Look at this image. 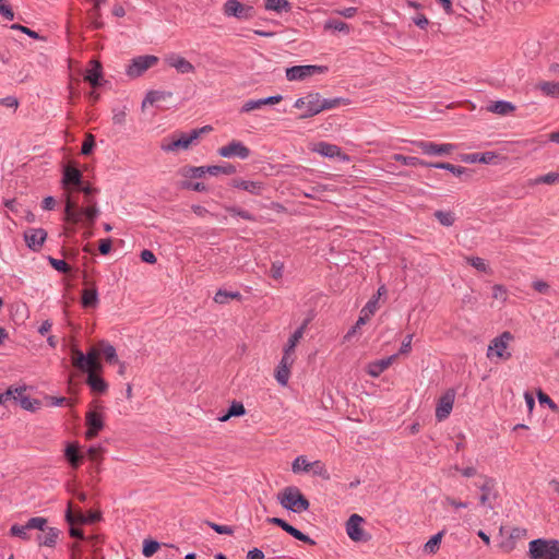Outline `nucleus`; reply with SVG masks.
Instances as JSON below:
<instances>
[{"mask_svg": "<svg viewBox=\"0 0 559 559\" xmlns=\"http://www.w3.org/2000/svg\"><path fill=\"white\" fill-rule=\"evenodd\" d=\"M350 104L348 98L335 97L323 98L318 92H310L302 97H299L294 103V108L304 109L300 119L311 118L319 115L324 110H331L340 106H347Z\"/></svg>", "mask_w": 559, "mask_h": 559, "instance_id": "1", "label": "nucleus"}, {"mask_svg": "<svg viewBox=\"0 0 559 559\" xmlns=\"http://www.w3.org/2000/svg\"><path fill=\"white\" fill-rule=\"evenodd\" d=\"M100 347L98 343L92 346L86 354H83L76 347L72 348V365L81 371H102L103 365L99 360Z\"/></svg>", "mask_w": 559, "mask_h": 559, "instance_id": "2", "label": "nucleus"}, {"mask_svg": "<svg viewBox=\"0 0 559 559\" xmlns=\"http://www.w3.org/2000/svg\"><path fill=\"white\" fill-rule=\"evenodd\" d=\"M280 504L292 512L301 513L309 509L308 499L301 493L300 489L295 486L284 488L278 495Z\"/></svg>", "mask_w": 559, "mask_h": 559, "instance_id": "3", "label": "nucleus"}, {"mask_svg": "<svg viewBox=\"0 0 559 559\" xmlns=\"http://www.w3.org/2000/svg\"><path fill=\"white\" fill-rule=\"evenodd\" d=\"M99 211L95 203L88 204L86 207L79 209L76 203L71 199L67 200L64 207V218L69 223L79 224L84 221L88 226H92L95 223Z\"/></svg>", "mask_w": 559, "mask_h": 559, "instance_id": "4", "label": "nucleus"}, {"mask_svg": "<svg viewBox=\"0 0 559 559\" xmlns=\"http://www.w3.org/2000/svg\"><path fill=\"white\" fill-rule=\"evenodd\" d=\"M532 559H559V540L537 538L530 542Z\"/></svg>", "mask_w": 559, "mask_h": 559, "instance_id": "5", "label": "nucleus"}, {"mask_svg": "<svg viewBox=\"0 0 559 559\" xmlns=\"http://www.w3.org/2000/svg\"><path fill=\"white\" fill-rule=\"evenodd\" d=\"M513 338L514 336L509 331H506L491 340L487 348V357L491 360L493 358H498L500 360L510 359L512 354L509 350V345Z\"/></svg>", "mask_w": 559, "mask_h": 559, "instance_id": "6", "label": "nucleus"}, {"mask_svg": "<svg viewBox=\"0 0 559 559\" xmlns=\"http://www.w3.org/2000/svg\"><path fill=\"white\" fill-rule=\"evenodd\" d=\"M329 68L326 66H317V64H306V66H294L287 68L285 71V76L288 81H305L310 76L317 74L326 73Z\"/></svg>", "mask_w": 559, "mask_h": 559, "instance_id": "7", "label": "nucleus"}, {"mask_svg": "<svg viewBox=\"0 0 559 559\" xmlns=\"http://www.w3.org/2000/svg\"><path fill=\"white\" fill-rule=\"evenodd\" d=\"M223 13L228 17L233 16L240 21H249L255 16V9L238 0H227L223 7Z\"/></svg>", "mask_w": 559, "mask_h": 559, "instance_id": "8", "label": "nucleus"}, {"mask_svg": "<svg viewBox=\"0 0 559 559\" xmlns=\"http://www.w3.org/2000/svg\"><path fill=\"white\" fill-rule=\"evenodd\" d=\"M499 533L501 538L499 542V548L506 554L511 552L516 547V540L526 536V530L521 527L507 530L501 526Z\"/></svg>", "mask_w": 559, "mask_h": 559, "instance_id": "9", "label": "nucleus"}, {"mask_svg": "<svg viewBox=\"0 0 559 559\" xmlns=\"http://www.w3.org/2000/svg\"><path fill=\"white\" fill-rule=\"evenodd\" d=\"M47 524V519L41 516L31 518L25 525L13 524L10 527V535L14 537H20L23 540H28L31 538L28 531L29 530H39L45 531Z\"/></svg>", "mask_w": 559, "mask_h": 559, "instance_id": "10", "label": "nucleus"}, {"mask_svg": "<svg viewBox=\"0 0 559 559\" xmlns=\"http://www.w3.org/2000/svg\"><path fill=\"white\" fill-rule=\"evenodd\" d=\"M158 58L153 55L139 56L131 60V63L127 68V75L130 78H139L146 70L158 63Z\"/></svg>", "mask_w": 559, "mask_h": 559, "instance_id": "11", "label": "nucleus"}, {"mask_svg": "<svg viewBox=\"0 0 559 559\" xmlns=\"http://www.w3.org/2000/svg\"><path fill=\"white\" fill-rule=\"evenodd\" d=\"M202 131L203 129H193L190 133H181L178 139L164 142L160 147L165 152H174L180 148L186 150L200 136Z\"/></svg>", "mask_w": 559, "mask_h": 559, "instance_id": "12", "label": "nucleus"}, {"mask_svg": "<svg viewBox=\"0 0 559 559\" xmlns=\"http://www.w3.org/2000/svg\"><path fill=\"white\" fill-rule=\"evenodd\" d=\"M217 154L224 158H239L247 159L251 151L248 146H246L241 141L233 140L228 144L221 146L217 150Z\"/></svg>", "mask_w": 559, "mask_h": 559, "instance_id": "13", "label": "nucleus"}, {"mask_svg": "<svg viewBox=\"0 0 559 559\" xmlns=\"http://www.w3.org/2000/svg\"><path fill=\"white\" fill-rule=\"evenodd\" d=\"M455 394L456 393L453 389H449L438 400L436 407V418L438 421L444 420L451 414L455 400Z\"/></svg>", "mask_w": 559, "mask_h": 559, "instance_id": "14", "label": "nucleus"}, {"mask_svg": "<svg viewBox=\"0 0 559 559\" xmlns=\"http://www.w3.org/2000/svg\"><path fill=\"white\" fill-rule=\"evenodd\" d=\"M165 63L174 68L180 74H190L195 72V67L185 57L176 52H170L165 56Z\"/></svg>", "mask_w": 559, "mask_h": 559, "instance_id": "15", "label": "nucleus"}, {"mask_svg": "<svg viewBox=\"0 0 559 559\" xmlns=\"http://www.w3.org/2000/svg\"><path fill=\"white\" fill-rule=\"evenodd\" d=\"M496 481L493 478L483 476V483L478 485L481 495L479 502L481 506H486L490 509L493 508L492 501L497 498V491L495 490Z\"/></svg>", "mask_w": 559, "mask_h": 559, "instance_id": "16", "label": "nucleus"}, {"mask_svg": "<svg viewBox=\"0 0 559 559\" xmlns=\"http://www.w3.org/2000/svg\"><path fill=\"white\" fill-rule=\"evenodd\" d=\"M415 145L426 155L439 156L450 154L454 150V145L450 143L438 144L428 141H417Z\"/></svg>", "mask_w": 559, "mask_h": 559, "instance_id": "17", "label": "nucleus"}, {"mask_svg": "<svg viewBox=\"0 0 559 559\" xmlns=\"http://www.w3.org/2000/svg\"><path fill=\"white\" fill-rule=\"evenodd\" d=\"M85 424L87 426L85 437L86 439L91 440L95 438L104 428L103 415L96 411H90L86 413Z\"/></svg>", "mask_w": 559, "mask_h": 559, "instance_id": "18", "label": "nucleus"}, {"mask_svg": "<svg viewBox=\"0 0 559 559\" xmlns=\"http://www.w3.org/2000/svg\"><path fill=\"white\" fill-rule=\"evenodd\" d=\"M364 519L358 514H352L346 522V533L354 542L366 540L365 532L361 528Z\"/></svg>", "mask_w": 559, "mask_h": 559, "instance_id": "19", "label": "nucleus"}, {"mask_svg": "<svg viewBox=\"0 0 559 559\" xmlns=\"http://www.w3.org/2000/svg\"><path fill=\"white\" fill-rule=\"evenodd\" d=\"M313 152H316L324 157H329V158L337 157L342 160L349 159V157L346 154L342 153V150L340 146L324 142V141L318 142L313 147Z\"/></svg>", "mask_w": 559, "mask_h": 559, "instance_id": "20", "label": "nucleus"}, {"mask_svg": "<svg viewBox=\"0 0 559 559\" xmlns=\"http://www.w3.org/2000/svg\"><path fill=\"white\" fill-rule=\"evenodd\" d=\"M47 233L43 228H29L24 233V239L29 249L38 251L46 240Z\"/></svg>", "mask_w": 559, "mask_h": 559, "instance_id": "21", "label": "nucleus"}, {"mask_svg": "<svg viewBox=\"0 0 559 559\" xmlns=\"http://www.w3.org/2000/svg\"><path fill=\"white\" fill-rule=\"evenodd\" d=\"M230 186L233 188L247 191L253 195H261L265 189V186L262 181L245 180L241 178L233 179Z\"/></svg>", "mask_w": 559, "mask_h": 559, "instance_id": "22", "label": "nucleus"}, {"mask_svg": "<svg viewBox=\"0 0 559 559\" xmlns=\"http://www.w3.org/2000/svg\"><path fill=\"white\" fill-rule=\"evenodd\" d=\"M99 519L100 514L98 512H88V514L85 515L79 510L76 513H73L71 504H69L66 512V520L70 525H74L75 523H95Z\"/></svg>", "mask_w": 559, "mask_h": 559, "instance_id": "23", "label": "nucleus"}, {"mask_svg": "<svg viewBox=\"0 0 559 559\" xmlns=\"http://www.w3.org/2000/svg\"><path fill=\"white\" fill-rule=\"evenodd\" d=\"M396 358L397 354H394L386 358L371 361L366 366V371L370 377L378 378L394 362Z\"/></svg>", "mask_w": 559, "mask_h": 559, "instance_id": "24", "label": "nucleus"}, {"mask_svg": "<svg viewBox=\"0 0 559 559\" xmlns=\"http://www.w3.org/2000/svg\"><path fill=\"white\" fill-rule=\"evenodd\" d=\"M62 185L66 188L74 186L79 189L83 185L82 173L76 167L67 165L63 169Z\"/></svg>", "mask_w": 559, "mask_h": 559, "instance_id": "25", "label": "nucleus"}, {"mask_svg": "<svg viewBox=\"0 0 559 559\" xmlns=\"http://www.w3.org/2000/svg\"><path fill=\"white\" fill-rule=\"evenodd\" d=\"M307 323L305 322L301 326H299L288 338L287 344L284 347L283 357H288V359L295 360V348L299 341L302 338Z\"/></svg>", "mask_w": 559, "mask_h": 559, "instance_id": "26", "label": "nucleus"}, {"mask_svg": "<svg viewBox=\"0 0 559 559\" xmlns=\"http://www.w3.org/2000/svg\"><path fill=\"white\" fill-rule=\"evenodd\" d=\"M498 155L495 152L484 153H472L465 154L462 160L469 164L481 163V164H497Z\"/></svg>", "mask_w": 559, "mask_h": 559, "instance_id": "27", "label": "nucleus"}, {"mask_svg": "<svg viewBox=\"0 0 559 559\" xmlns=\"http://www.w3.org/2000/svg\"><path fill=\"white\" fill-rule=\"evenodd\" d=\"M102 64L97 60H92L90 62V68L85 73V81H87L93 87H97L102 85Z\"/></svg>", "mask_w": 559, "mask_h": 559, "instance_id": "28", "label": "nucleus"}, {"mask_svg": "<svg viewBox=\"0 0 559 559\" xmlns=\"http://www.w3.org/2000/svg\"><path fill=\"white\" fill-rule=\"evenodd\" d=\"M87 373L86 383L90 385L91 390L95 393L102 394L105 393L108 389L107 382L98 376L99 371H85Z\"/></svg>", "mask_w": 559, "mask_h": 559, "instance_id": "29", "label": "nucleus"}, {"mask_svg": "<svg viewBox=\"0 0 559 559\" xmlns=\"http://www.w3.org/2000/svg\"><path fill=\"white\" fill-rule=\"evenodd\" d=\"M294 362V359H288V357H282L275 373V378L280 384H287L290 374V368Z\"/></svg>", "mask_w": 559, "mask_h": 559, "instance_id": "30", "label": "nucleus"}, {"mask_svg": "<svg viewBox=\"0 0 559 559\" xmlns=\"http://www.w3.org/2000/svg\"><path fill=\"white\" fill-rule=\"evenodd\" d=\"M486 110L499 116H508L515 110V106L508 100H496L488 104Z\"/></svg>", "mask_w": 559, "mask_h": 559, "instance_id": "31", "label": "nucleus"}, {"mask_svg": "<svg viewBox=\"0 0 559 559\" xmlns=\"http://www.w3.org/2000/svg\"><path fill=\"white\" fill-rule=\"evenodd\" d=\"M535 90L542 92L544 96L559 98V82L540 81L535 85Z\"/></svg>", "mask_w": 559, "mask_h": 559, "instance_id": "32", "label": "nucleus"}, {"mask_svg": "<svg viewBox=\"0 0 559 559\" xmlns=\"http://www.w3.org/2000/svg\"><path fill=\"white\" fill-rule=\"evenodd\" d=\"M173 96L171 92L168 91H150L146 93L145 98L142 103V106L154 105L158 102L166 100L167 98H170Z\"/></svg>", "mask_w": 559, "mask_h": 559, "instance_id": "33", "label": "nucleus"}, {"mask_svg": "<svg viewBox=\"0 0 559 559\" xmlns=\"http://www.w3.org/2000/svg\"><path fill=\"white\" fill-rule=\"evenodd\" d=\"M98 346L100 347V355L104 356L108 364L119 362L116 348L107 341H99Z\"/></svg>", "mask_w": 559, "mask_h": 559, "instance_id": "34", "label": "nucleus"}, {"mask_svg": "<svg viewBox=\"0 0 559 559\" xmlns=\"http://www.w3.org/2000/svg\"><path fill=\"white\" fill-rule=\"evenodd\" d=\"M64 456L73 468H78L81 464L82 455L79 454V448L74 443H69L64 450Z\"/></svg>", "mask_w": 559, "mask_h": 559, "instance_id": "35", "label": "nucleus"}, {"mask_svg": "<svg viewBox=\"0 0 559 559\" xmlns=\"http://www.w3.org/2000/svg\"><path fill=\"white\" fill-rule=\"evenodd\" d=\"M59 530L49 527L44 536L37 537L39 546L53 547L57 544L59 537Z\"/></svg>", "mask_w": 559, "mask_h": 559, "instance_id": "36", "label": "nucleus"}, {"mask_svg": "<svg viewBox=\"0 0 559 559\" xmlns=\"http://www.w3.org/2000/svg\"><path fill=\"white\" fill-rule=\"evenodd\" d=\"M246 414V408L241 402L233 401L227 413L218 417L219 421H227L231 417H238Z\"/></svg>", "mask_w": 559, "mask_h": 559, "instance_id": "37", "label": "nucleus"}, {"mask_svg": "<svg viewBox=\"0 0 559 559\" xmlns=\"http://www.w3.org/2000/svg\"><path fill=\"white\" fill-rule=\"evenodd\" d=\"M98 305V294L95 287L86 288L82 292V306L84 308H95Z\"/></svg>", "mask_w": 559, "mask_h": 559, "instance_id": "38", "label": "nucleus"}, {"mask_svg": "<svg viewBox=\"0 0 559 559\" xmlns=\"http://www.w3.org/2000/svg\"><path fill=\"white\" fill-rule=\"evenodd\" d=\"M392 158L396 162L402 163L405 166H423V167H430V163L426 162L424 159H420L415 156H405L402 154H394Z\"/></svg>", "mask_w": 559, "mask_h": 559, "instance_id": "39", "label": "nucleus"}, {"mask_svg": "<svg viewBox=\"0 0 559 559\" xmlns=\"http://www.w3.org/2000/svg\"><path fill=\"white\" fill-rule=\"evenodd\" d=\"M267 11H274L277 13L288 12L292 9V4L288 0H266L264 4Z\"/></svg>", "mask_w": 559, "mask_h": 559, "instance_id": "40", "label": "nucleus"}, {"mask_svg": "<svg viewBox=\"0 0 559 559\" xmlns=\"http://www.w3.org/2000/svg\"><path fill=\"white\" fill-rule=\"evenodd\" d=\"M207 174L212 176H217L219 174L224 175H233L236 173V167L231 164H225L222 166L213 165V166H206Z\"/></svg>", "mask_w": 559, "mask_h": 559, "instance_id": "41", "label": "nucleus"}, {"mask_svg": "<svg viewBox=\"0 0 559 559\" xmlns=\"http://www.w3.org/2000/svg\"><path fill=\"white\" fill-rule=\"evenodd\" d=\"M324 28L345 34H348L350 32V26L347 23L334 19L328 20L324 24Z\"/></svg>", "mask_w": 559, "mask_h": 559, "instance_id": "42", "label": "nucleus"}, {"mask_svg": "<svg viewBox=\"0 0 559 559\" xmlns=\"http://www.w3.org/2000/svg\"><path fill=\"white\" fill-rule=\"evenodd\" d=\"M241 295L239 292H227L224 289H218L214 296V301L216 304H226L228 299H240Z\"/></svg>", "mask_w": 559, "mask_h": 559, "instance_id": "43", "label": "nucleus"}, {"mask_svg": "<svg viewBox=\"0 0 559 559\" xmlns=\"http://www.w3.org/2000/svg\"><path fill=\"white\" fill-rule=\"evenodd\" d=\"M556 182H559V173H548L546 175H543V176L536 177L535 179L530 180L528 183H530V186H535V185H540V183L554 185Z\"/></svg>", "mask_w": 559, "mask_h": 559, "instance_id": "44", "label": "nucleus"}, {"mask_svg": "<svg viewBox=\"0 0 559 559\" xmlns=\"http://www.w3.org/2000/svg\"><path fill=\"white\" fill-rule=\"evenodd\" d=\"M430 167L437 168V169H445L450 173L454 174L455 176H461L466 171L465 167L456 166L450 163H430Z\"/></svg>", "mask_w": 559, "mask_h": 559, "instance_id": "45", "label": "nucleus"}, {"mask_svg": "<svg viewBox=\"0 0 559 559\" xmlns=\"http://www.w3.org/2000/svg\"><path fill=\"white\" fill-rule=\"evenodd\" d=\"M444 532L441 531L437 534H435L424 546V550L427 552V554H436L437 550L439 549V546H440V543H441V539H442V536H443Z\"/></svg>", "mask_w": 559, "mask_h": 559, "instance_id": "46", "label": "nucleus"}, {"mask_svg": "<svg viewBox=\"0 0 559 559\" xmlns=\"http://www.w3.org/2000/svg\"><path fill=\"white\" fill-rule=\"evenodd\" d=\"M309 472L316 476L322 477L323 479L330 478V474L325 465L319 460L310 463Z\"/></svg>", "mask_w": 559, "mask_h": 559, "instance_id": "47", "label": "nucleus"}, {"mask_svg": "<svg viewBox=\"0 0 559 559\" xmlns=\"http://www.w3.org/2000/svg\"><path fill=\"white\" fill-rule=\"evenodd\" d=\"M310 463L311 462H308L306 456L299 455L294 460V462L292 464V469L294 473H300V472L309 473Z\"/></svg>", "mask_w": 559, "mask_h": 559, "instance_id": "48", "label": "nucleus"}, {"mask_svg": "<svg viewBox=\"0 0 559 559\" xmlns=\"http://www.w3.org/2000/svg\"><path fill=\"white\" fill-rule=\"evenodd\" d=\"M435 216L443 226H452L455 221L454 214L451 212L437 211Z\"/></svg>", "mask_w": 559, "mask_h": 559, "instance_id": "49", "label": "nucleus"}, {"mask_svg": "<svg viewBox=\"0 0 559 559\" xmlns=\"http://www.w3.org/2000/svg\"><path fill=\"white\" fill-rule=\"evenodd\" d=\"M17 404H20L23 409L35 412L39 408L40 402L38 400L31 399L28 395H25L20 400Z\"/></svg>", "mask_w": 559, "mask_h": 559, "instance_id": "50", "label": "nucleus"}, {"mask_svg": "<svg viewBox=\"0 0 559 559\" xmlns=\"http://www.w3.org/2000/svg\"><path fill=\"white\" fill-rule=\"evenodd\" d=\"M467 262L479 272L487 273L489 271L485 260L479 257L466 258Z\"/></svg>", "mask_w": 559, "mask_h": 559, "instance_id": "51", "label": "nucleus"}, {"mask_svg": "<svg viewBox=\"0 0 559 559\" xmlns=\"http://www.w3.org/2000/svg\"><path fill=\"white\" fill-rule=\"evenodd\" d=\"M159 548V544L155 540L145 539L143 543V555L145 557L153 556Z\"/></svg>", "mask_w": 559, "mask_h": 559, "instance_id": "52", "label": "nucleus"}, {"mask_svg": "<svg viewBox=\"0 0 559 559\" xmlns=\"http://www.w3.org/2000/svg\"><path fill=\"white\" fill-rule=\"evenodd\" d=\"M206 166H191L185 169L183 175L192 178H201L206 174Z\"/></svg>", "mask_w": 559, "mask_h": 559, "instance_id": "53", "label": "nucleus"}, {"mask_svg": "<svg viewBox=\"0 0 559 559\" xmlns=\"http://www.w3.org/2000/svg\"><path fill=\"white\" fill-rule=\"evenodd\" d=\"M262 107L263 106H262L261 98L260 99H249L243 103L240 111L241 112H250L252 110L261 109Z\"/></svg>", "mask_w": 559, "mask_h": 559, "instance_id": "54", "label": "nucleus"}, {"mask_svg": "<svg viewBox=\"0 0 559 559\" xmlns=\"http://www.w3.org/2000/svg\"><path fill=\"white\" fill-rule=\"evenodd\" d=\"M49 263L58 272H61V273L70 272V266L64 260H59V259L49 257Z\"/></svg>", "mask_w": 559, "mask_h": 559, "instance_id": "55", "label": "nucleus"}, {"mask_svg": "<svg viewBox=\"0 0 559 559\" xmlns=\"http://www.w3.org/2000/svg\"><path fill=\"white\" fill-rule=\"evenodd\" d=\"M227 211L231 215L239 216V217H241V218H243L246 221H250V222L255 221V217L251 213L246 211V210H241V209H238V207H228Z\"/></svg>", "mask_w": 559, "mask_h": 559, "instance_id": "56", "label": "nucleus"}, {"mask_svg": "<svg viewBox=\"0 0 559 559\" xmlns=\"http://www.w3.org/2000/svg\"><path fill=\"white\" fill-rule=\"evenodd\" d=\"M95 146V140L92 134H87L81 148V153L83 155H88L92 153L93 148Z\"/></svg>", "mask_w": 559, "mask_h": 559, "instance_id": "57", "label": "nucleus"}, {"mask_svg": "<svg viewBox=\"0 0 559 559\" xmlns=\"http://www.w3.org/2000/svg\"><path fill=\"white\" fill-rule=\"evenodd\" d=\"M378 309V297H373L370 299L365 307L361 309V313H365V316L371 317Z\"/></svg>", "mask_w": 559, "mask_h": 559, "instance_id": "58", "label": "nucleus"}, {"mask_svg": "<svg viewBox=\"0 0 559 559\" xmlns=\"http://www.w3.org/2000/svg\"><path fill=\"white\" fill-rule=\"evenodd\" d=\"M0 14L9 21L14 19V13L12 8L5 2V0H0Z\"/></svg>", "mask_w": 559, "mask_h": 559, "instance_id": "59", "label": "nucleus"}, {"mask_svg": "<svg viewBox=\"0 0 559 559\" xmlns=\"http://www.w3.org/2000/svg\"><path fill=\"white\" fill-rule=\"evenodd\" d=\"M10 391L12 392L11 400L19 403L21 399H23L26 394V386H10Z\"/></svg>", "mask_w": 559, "mask_h": 559, "instance_id": "60", "label": "nucleus"}, {"mask_svg": "<svg viewBox=\"0 0 559 559\" xmlns=\"http://www.w3.org/2000/svg\"><path fill=\"white\" fill-rule=\"evenodd\" d=\"M492 297L495 299H499L501 301H506L507 300V289L504 286L502 285H493L492 287Z\"/></svg>", "mask_w": 559, "mask_h": 559, "instance_id": "61", "label": "nucleus"}, {"mask_svg": "<svg viewBox=\"0 0 559 559\" xmlns=\"http://www.w3.org/2000/svg\"><path fill=\"white\" fill-rule=\"evenodd\" d=\"M412 341H413V334H407L403 342H402V345L400 347V350H399V355H406L411 352L412 349Z\"/></svg>", "mask_w": 559, "mask_h": 559, "instance_id": "62", "label": "nucleus"}, {"mask_svg": "<svg viewBox=\"0 0 559 559\" xmlns=\"http://www.w3.org/2000/svg\"><path fill=\"white\" fill-rule=\"evenodd\" d=\"M532 286L536 292L540 294H548L550 290V286L548 285V283L542 280L534 281Z\"/></svg>", "mask_w": 559, "mask_h": 559, "instance_id": "63", "label": "nucleus"}, {"mask_svg": "<svg viewBox=\"0 0 559 559\" xmlns=\"http://www.w3.org/2000/svg\"><path fill=\"white\" fill-rule=\"evenodd\" d=\"M283 270H284V265L282 262H273L272 263V266H271V274H272V277L275 278V280H278L283 276Z\"/></svg>", "mask_w": 559, "mask_h": 559, "instance_id": "64", "label": "nucleus"}]
</instances>
